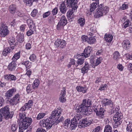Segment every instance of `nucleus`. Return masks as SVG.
<instances>
[{
	"label": "nucleus",
	"mask_w": 132,
	"mask_h": 132,
	"mask_svg": "<svg viewBox=\"0 0 132 132\" xmlns=\"http://www.w3.org/2000/svg\"><path fill=\"white\" fill-rule=\"evenodd\" d=\"M61 110L60 108H58L52 112L51 116L48 119H43L40 121V126L46 129H49L52 127L57 119H58L60 116Z\"/></svg>",
	"instance_id": "obj_1"
},
{
	"label": "nucleus",
	"mask_w": 132,
	"mask_h": 132,
	"mask_svg": "<svg viewBox=\"0 0 132 132\" xmlns=\"http://www.w3.org/2000/svg\"><path fill=\"white\" fill-rule=\"evenodd\" d=\"M19 118L18 119L20 123L19 127V132H22L23 130L28 128V127L31 124L32 122V119L31 118L26 117V114L23 113H20L19 114ZM30 127V129L28 130L26 132H31L30 130L32 128Z\"/></svg>",
	"instance_id": "obj_2"
},
{
	"label": "nucleus",
	"mask_w": 132,
	"mask_h": 132,
	"mask_svg": "<svg viewBox=\"0 0 132 132\" xmlns=\"http://www.w3.org/2000/svg\"><path fill=\"white\" fill-rule=\"evenodd\" d=\"M77 2V0H66L67 6L72 8L71 9L68 11L67 13V16L69 20L72 19L73 17L74 11L76 10L78 7Z\"/></svg>",
	"instance_id": "obj_3"
},
{
	"label": "nucleus",
	"mask_w": 132,
	"mask_h": 132,
	"mask_svg": "<svg viewBox=\"0 0 132 132\" xmlns=\"http://www.w3.org/2000/svg\"><path fill=\"white\" fill-rule=\"evenodd\" d=\"M103 4L98 5V8L94 12V15L95 17L98 18L103 15H105L109 11V8L107 7H104Z\"/></svg>",
	"instance_id": "obj_4"
},
{
	"label": "nucleus",
	"mask_w": 132,
	"mask_h": 132,
	"mask_svg": "<svg viewBox=\"0 0 132 132\" xmlns=\"http://www.w3.org/2000/svg\"><path fill=\"white\" fill-rule=\"evenodd\" d=\"M9 108L8 106H6L4 108L0 110V116L1 117H3L6 119L11 118L13 116L12 114H10L9 112Z\"/></svg>",
	"instance_id": "obj_5"
},
{
	"label": "nucleus",
	"mask_w": 132,
	"mask_h": 132,
	"mask_svg": "<svg viewBox=\"0 0 132 132\" xmlns=\"http://www.w3.org/2000/svg\"><path fill=\"white\" fill-rule=\"evenodd\" d=\"M76 110L77 112L81 113L85 116L89 115L87 108L82 103L79 106L76 107Z\"/></svg>",
	"instance_id": "obj_6"
},
{
	"label": "nucleus",
	"mask_w": 132,
	"mask_h": 132,
	"mask_svg": "<svg viewBox=\"0 0 132 132\" xmlns=\"http://www.w3.org/2000/svg\"><path fill=\"white\" fill-rule=\"evenodd\" d=\"M9 33V31L8 29L7 25L3 23L0 27V36L1 37H5Z\"/></svg>",
	"instance_id": "obj_7"
},
{
	"label": "nucleus",
	"mask_w": 132,
	"mask_h": 132,
	"mask_svg": "<svg viewBox=\"0 0 132 132\" xmlns=\"http://www.w3.org/2000/svg\"><path fill=\"white\" fill-rule=\"evenodd\" d=\"M67 22V20L65 16H61L57 26V29L59 30L63 28Z\"/></svg>",
	"instance_id": "obj_8"
},
{
	"label": "nucleus",
	"mask_w": 132,
	"mask_h": 132,
	"mask_svg": "<svg viewBox=\"0 0 132 132\" xmlns=\"http://www.w3.org/2000/svg\"><path fill=\"white\" fill-rule=\"evenodd\" d=\"M91 122L92 121L90 120H87L86 118L82 119L81 121L79 122L78 127L80 128L85 127L89 126Z\"/></svg>",
	"instance_id": "obj_9"
},
{
	"label": "nucleus",
	"mask_w": 132,
	"mask_h": 132,
	"mask_svg": "<svg viewBox=\"0 0 132 132\" xmlns=\"http://www.w3.org/2000/svg\"><path fill=\"white\" fill-rule=\"evenodd\" d=\"M27 22L28 23L29 22L30 23L28 24L30 29L27 32V35L28 36H30L33 34V30H35V24L33 23L32 21L31 20L28 19L27 20Z\"/></svg>",
	"instance_id": "obj_10"
},
{
	"label": "nucleus",
	"mask_w": 132,
	"mask_h": 132,
	"mask_svg": "<svg viewBox=\"0 0 132 132\" xmlns=\"http://www.w3.org/2000/svg\"><path fill=\"white\" fill-rule=\"evenodd\" d=\"M120 114L115 115L113 117V120L115 122V125L118 126L120 125L122 121V116H121Z\"/></svg>",
	"instance_id": "obj_11"
},
{
	"label": "nucleus",
	"mask_w": 132,
	"mask_h": 132,
	"mask_svg": "<svg viewBox=\"0 0 132 132\" xmlns=\"http://www.w3.org/2000/svg\"><path fill=\"white\" fill-rule=\"evenodd\" d=\"M66 42L64 40H61L60 39H57L55 43V45L56 47H59L62 48L66 46Z\"/></svg>",
	"instance_id": "obj_12"
},
{
	"label": "nucleus",
	"mask_w": 132,
	"mask_h": 132,
	"mask_svg": "<svg viewBox=\"0 0 132 132\" xmlns=\"http://www.w3.org/2000/svg\"><path fill=\"white\" fill-rule=\"evenodd\" d=\"M104 109L103 108H101L99 109H95L94 111L95 112L96 115L100 119L104 118Z\"/></svg>",
	"instance_id": "obj_13"
},
{
	"label": "nucleus",
	"mask_w": 132,
	"mask_h": 132,
	"mask_svg": "<svg viewBox=\"0 0 132 132\" xmlns=\"http://www.w3.org/2000/svg\"><path fill=\"white\" fill-rule=\"evenodd\" d=\"M19 95L17 94L15 95L13 98L9 101L10 104L12 105H16L19 102Z\"/></svg>",
	"instance_id": "obj_14"
},
{
	"label": "nucleus",
	"mask_w": 132,
	"mask_h": 132,
	"mask_svg": "<svg viewBox=\"0 0 132 132\" xmlns=\"http://www.w3.org/2000/svg\"><path fill=\"white\" fill-rule=\"evenodd\" d=\"M90 48L89 47H86L84 50V52L81 54V56H84L85 58L89 56L91 51Z\"/></svg>",
	"instance_id": "obj_15"
},
{
	"label": "nucleus",
	"mask_w": 132,
	"mask_h": 132,
	"mask_svg": "<svg viewBox=\"0 0 132 132\" xmlns=\"http://www.w3.org/2000/svg\"><path fill=\"white\" fill-rule=\"evenodd\" d=\"M66 89L64 87H63V89L60 94L61 97L59 98V100L62 102H64L66 101V99L64 97L66 93Z\"/></svg>",
	"instance_id": "obj_16"
},
{
	"label": "nucleus",
	"mask_w": 132,
	"mask_h": 132,
	"mask_svg": "<svg viewBox=\"0 0 132 132\" xmlns=\"http://www.w3.org/2000/svg\"><path fill=\"white\" fill-rule=\"evenodd\" d=\"M122 44L123 47L126 50H128L130 47V42L128 40H124Z\"/></svg>",
	"instance_id": "obj_17"
},
{
	"label": "nucleus",
	"mask_w": 132,
	"mask_h": 132,
	"mask_svg": "<svg viewBox=\"0 0 132 132\" xmlns=\"http://www.w3.org/2000/svg\"><path fill=\"white\" fill-rule=\"evenodd\" d=\"M91 66L87 62H85V65L81 69V72L84 73L86 72V71L88 70Z\"/></svg>",
	"instance_id": "obj_18"
},
{
	"label": "nucleus",
	"mask_w": 132,
	"mask_h": 132,
	"mask_svg": "<svg viewBox=\"0 0 132 132\" xmlns=\"http://www.w3.org/2000/svg\"><path fill=\"white\" fill-rule=\"evenodd\" d=\"M99 3L98 2H93L90 5L89 11L91 12H94L95 9L99 5Z\"/></svg>",
	"instance_id": "obj_19"
},
{
	"label": "nucleus",
	"mask_w": 132,
	"mask_h": 132,
	"mask_svg": "<svg viewBox=\"0 0 132 132\" xmlns=\"http://www.w3.org/2000/svg\"><path fill=\"white\" fill-rule=\"evenodd\" d=\"M65 1L62 2L59 7L60 12L62 13H65L67 10V9L65 5H66V4H65Z\"/></svg>",
	"instance_id": "obj_20"
},
{
	"label": "nucleus",
	"mask_w": 132,
	"mask_h": 132,
	"mask_svg": "<svg viewBox=\"0 0 132 132\" xmlns=\"http://www.w3.org/2000/svg\"><path fill=\"white\" fill-rule=\"evenodd\" d=\"M16 65V64L15 61H13L9 64L8 68L10 71H12L15 70Z\"/></svg>",
	"instance_id": "obj_21"
},
{
	"label": "nucleus",
	"mask_w": 132,
	"mask_h": 132,
	"mask_svg": "<svg viewBox=\"0 0 132 132\" xmlns=\"http://www.w3.org/2000/svg\"><path fill=\"white\" fill-rule=\"evenodd\" d=\"M15 91L16 90L14 88L10 89L5 93V96L7 98H9L13 96V92Z\"/></svg>",
	"instance_id": "obj_22"
},
{
	"label": "nucleus",
	"mask_w": 132,
	"mask_h": 132,
	"mask_svg": "<svg viewBox=\"0 0 132 132\" xmlns=\"http://www.w3.org/2000/svg\"><path fill=\"white\" fill-rule=\"evenodd\" d=\"M111 104H112V102L110 100L107 98H104L103 101L102 105L106 106V105H110Z\"/></svg>",
	"instance_id": "obj_23"
},
{
	"label": "nucleus",
	"mask_w": 132,
	"mask_h": 132,
	"mask_svg": "<svg viewBox=\"0 0 132 132\" xmlns=\"http://www.w3.org/2000/svg\"><path fill=\"white\" fill-rule=\"evenodd\" d=\"M39 84V81L38 79H35L32 85V88L34 89L37 88Z\"/></svg>",
	"instance_id": "obj_24"
},
{
	"label": "nucleus",
	"mask_w": 132,
	"mask_h": 132,
	"mask_svg": "<svg viewBox=\"0 0 132 132\" xmlns=\"http://www.w3.org/2000/svg\"><path fill=\"white\" fill-rule=\"evenodd\" d=\"M87 108L90 107L92 105V101L89 99L87 100H84L82 103Z\"/></svg>",
	"instance_id": "obj_25"
},
{
	"label": "nucleus",
	"mask_w": 132,
	"mask_h": 132,
	"mask_svg": "<svg viewBox=\"0 0 132 132\" xmlns=\"http://www.w3.org/2000/svg\"><path fill=\"white\" fill-rule=\"evenodd\" d=\"M104 38L105 40L107 42H109L112 40L113 39V37L111 34H106L105 35Z\"/></svg>",
	"instance_id": "obj_26"
},
{
	"label": "nucleus",
	"mask_w": 132,
	"mask_h": 132,
	"mask_svg": "<svg viewBox=\"0 0 132 132\" xmlns=\"http://www.w3.org/2000/svg\"><path fill=\"white\" fill-rule=\"evenodd\" d=\"M9 10L10 13L12 14H14L16 10V6L14 5H12L9 7Z\"/></svg>",
	"instance_id": "obj_27"
},
{
	"label": "nucleus",
	"mask_w": 132,
	"mask_h": 132,
	"mask_svg": "<svg viewBox=\"0 0 132 132\" xmlns=\"http://www.w3.org/2000/svg\"><path fill=\"white\" fill-rule=\"evenodd\" d=\"M9 43L10 44V46H11L12 49L13 50L14 48L13 47L15 45V40L14 38L13 37L10 38H9Z\"/></svg>",
	"instance_id": "obj_28"
},
{
	"label": "nucleus",
	"mask_w": 132,
	"mask_h": 132,
	"mask_svg": "<svg viewBox=\"0 0 132 132\" xmlns=\"http://www.w3.org/2000/svg\"><path fill=\"white\" fill-rule=\"evenodd\" d=\"M76 89L79 92H82L85 93L86 92V88L81 86H78L77 87Z\"/></svg>",
	"instance_id": "obj_29"
},
{
	"label": "nucleus",
	"mask_w": 132,
	"mask_h": 132,
	"mask_svg": "<svg viewBox=\"0 0 132 132\" xmlns=\"http://www.w3.org/2000/svg\"><path fill=\"white\" fill-rule=\"evenodd\" d=\"M71 120L70 126L71 127L72 130L75 129V128L77 127L78 123L77 122L74 121L73 120Z\"/></svg>",
	"instance_id": "obj_30"
},
{
	"label": "nucleus",
	"mask_w": 132,
	"mask_h": 132,
	"mask_svg": "<svg viewBox=\"0 0 132 132\" xmlns=\"http://www.w3.org/2000/svg\"><path fill=\"white\" fill-rule=\"evenodd\" d=\"M85 58L84 57H81L80 58H79L76 64H75L76 67H77L79 65H82L84 62V59Z\"/></svg>",
	"instance_id": "obj_31"
},
{
	"label": "nucleus",
	"mask_w": 132,
	"mask_h": 132,
	"mask_svg": "<svg viewBox=\"0 0 132 132\" xmlns=\"http://www.w3.org/2000/svg\"><path fill=\"white\" fill-rule=\"evenodd\" d=\"M104 132H112L111 127L109 125H107L105 126Z\"/></svg>",
	"instance_id": "obj_32"
},
{
	"label": "nucleus",
	"mask_w": 132,
	"mask_h": 132,
	"mask_svg": "<svg viewBox=\"0 0 132 132\" xmlns=\"http://www.w3.org/2000/svg\"><path fill=\"white\" fill-rule=\"evenodd\" d=\"M78 23H79L80 26L83 27L85 23V19L82 18L79 19L78 21Z\"/></svg>",
	"instance_id": "obj_33"
},
{
	"label": "nucleus",
	"mask_w": 132,
	"mask_h": 132,
	"mask_svg": "<svg viewBox=\"0 0 132 132\" xmlns=\"http://www.w3.org/2000/svg\"><path fill=\"white\" fill-rule=\"evenodd\" d=\"M88 39L87 42L90 44H93L96 42V39L93 37H90Z\"/></svg>",
	"instance_id": "obj_34"
},
{
	"label": "nucleus",
	"mask_w": 132,
	"mask_h": 132,
	"mask_svg": "<svg viewBox=\"0 0 132 132\" xmlns=\"http://www.w3.org/2000/svg\"><path fill=\"white\" fill-rule=\"evenodd\" d=\"M20 52H18L14 54L12 58V59L13 61H15L17 60L20 58Z\"/></svg>",
	"instance_id": "obj_35"
},
{
	"label": "nucleus",
	"mask_w": 132,
	"mask_h": 132,
	"mask_svg": "<svg viewBox=\"0 0 132 132\" xmlns=\"http://www.w3.org/2000/svg\"><path fill=\"white\" fill-rule=\"evenodd\" d=\"M34 89L32 88V86L30 84L28 85L26 88V91L28 93H31L33 91Z\"/></svg>",
	"instance_id": "obj_36"
},
{
	"label": "nucleus",
	"mask_w": 132,
	"mask_h": 132,
	"mask_svg": "<svg viewBox=\"0 0 132 132\" xmlns=\"http://www.w3.org/2000/svg\"><path fill=\"white\" fill-rule=\"evenodd\" d=\"M33 102L31 100H29L28 103L25 104V105L27 108L29 109L32 106Z\"/></svg>",
	"instance_id": "obj_37"
},
{
	"label": "nucleus",
	"mask_w": 132,
	"mask_h": 132,
	"mask_svg": "<svg viewBox=\"0 0 132 132\" xmlns=\"http://www.w3.org/2000/svg\"><path fill=\"white\" fill-rule=\"evenodd\" d=\"M17 41L20 43L23 42L24 40V36L23 35H20L18 36L17 38Z\"/></svg>",
	"instance_id": "obj_38"
},
{
	"label": "nucleus",
	"mask_w": 132,
	"mask_h": 132,
	"mask_svg": "<svg viewBox=\"0 0 132 132\" xmlns=\"http://www.w3.org/2000/svg\"><path fill=\"white\" fill-rule=\"evenodd\" d=\"M54 18L52 16H50L48 18V22L50 24L53 23H54Z\"/></svg>",
	"instance_id": "obj_39"
},
{
	"label": "nucleus",
	"mask_w": 132,
	"mask_h": 132,
	"mask_svg": "<svg viewBox=\"0 0 132 132\" xmlns=\"http://www.w3.org/2000/svg\"><path fill=\"white\" fill-rule=\"evenodd\" d=\"M71 122L70 120L69 119H67L65 120L64 122V127L65 128H67L68 127L69 124H70Z\"/></svg>",
	"instance_id": "obj_40"
},
{
	"label": "nucleus",
	"mask_w": 132,
	"mask_h": 132,
	"mask_svg": "<svg viewBox=\"0 0 132 132\" xmlns=\"http://www.w3.org/2000/svg\"><path fill=\"white\" fill-rule=\"evenodd\" d=\"M35 0H24L25 3L29 5V6L31 5L34 1H36Z\"/></svg>",
	"instance_id": "obj_41"
},
{
	"label": "nucleus",
	"mask_w": 132,
	"mask_h": 132,
	"mask_svg": "<svg viewBox=\"0 0 132 132\" xmlns=\"http://www.w3.org/2000/svg\"><path fill=\"white\" fill-rule=\"evenodd\" d=\"M81 118L79 116H76L72 119L75 122H77L78 124H79V122L80 121H81Z\"/></svg>",
	"instance_id": "obj_42"
},
{
	"label": "nucleus",
	"mask_w": 132,
	"mask_h": 132,
	"mask_svg": "<svg viewBox=\"0 0 132 132\" xmlns=\"http://www.w3.org/2000/svg\"><path fill=\"white\" fill-rule=\"evenodd\" d=\"M45 114L43 113H40L39 114L37 117V120H39L43 118L45 115Z\"/></svg>",
	"instance_id": "obj_43"
},
{
	"label": "nucleus",
	"mask_w": 132,
	"mask_h": 132,
	"mask_svg": "<svg viewBox=\"0 0 132 132\" xmlns=\"http://www.w3.org/2000/svg\"><path fill=\"white\" fill-rule=\"evenodd\" d=\"M113 58L114 59L116 60L119 58L120 56L119 53L118 51L115 52L113 54Z\"/></svg>",
	"instance_id": "obj_44"
},
{
	"label": "nucleus",
	"mask_w": 132,
	"mask_h": 132,
	"mask_svg": "<svg viewBox=\"0 0 132 132\" xmlns=\"http://www.w3.org/2000/svg\"><path fill=\"white\" fill-rule=\"evenodd\" d=\"M10 50L9 47L6 48L3 50V54L4 55H6V53H9Z\"/></svg>",
	"instance_id": "obj_45"
},
{
	"label": "nucleus",
	"mask_w": 132,
	"mask_h": 132,
	"mask_svg": "<svg viewBox=\"0 0 132 132\" xmlns=\"http://www.w3.org/2000/svg\"><path fill=\"white\" fill-rule=\"evenodd\" d=\"M37 12L38 11L37 9H34L31 13V16L33 17H35L36 16Z\"/></svg>",
	"instance_id": "obj_46"
},
{
	"label": "nucleus",
	"mask_w": 132,
	"mask_h": 132,
	"mask_svg": "<svg viewBox=\"0 0 132 132\" xmlns=\"http://www.w3.org/2000/svg\"><path fill=\"white\" fill-rule=\"evenodd\" d=\"M30 60L32 61H34L36 59V56L34 54H32L29 57Z\"/></svg>",
	"instance_id": "obj_47"
},
{
	"label": "nucleus",
	"mask_w": 132,
	"mask_h": 132,
	"mask_svg": "<svg viewBox=\"0 0 132 132\" xmlns=\"http://www.w3.org/2000/svg\"><path fill=\"white\" fill-rule=\"evenodd\" d=\"M18 128V126L16 124H13L11 127V129L13 131H15Z\"/></svg>",
	"instance_id": "obj_48"
},
{
	"label": "nucleus",
	"mask_w": 132,
	"mask_h": 132,
	"mask_svg": "<svg viewBox=\"0 0 132 132\" xmlns=\"http://www.w3.org/2000/svg\"><path fill=\"white\" fill-rule=\"evenodd\" d=\"M102 59L100 58H98L96 60L95 63V65L97 66L101 63V60Z\"/></svg>",
	"instance_id": "obj_49"
},
{
	"label": "nucleus",
	"mask_w": 132,
	"mask_h": 132,
	"mask_svg": "<svg viewBox=\"0 0 132 132\" xmlns=\"http://www.w3.org/2000/svg\"><path fill=\"white\" fill-rule=\"evenodd\" d=\"M87 36L85 35L81 37V39L83 42H86L87 41V42L88 39Z\"/></svg>",
	"instance_id": "obj_50"
},
{
	"label": "nucleus",
	"mask_w": 132,
	"mask_h": 132,
	"mask_svg": "<svg viewBox=\"0 0 132 132\" xmlns=\"http://www.w3.org/2000/svg\"><path fill=\"white\" fill-rule=\"evenodd\" d=\"M58 11V9L57 7H55L54 9L52 11V13L53 15H56L57 12Z\"/></svg>",
	"instance_id": "obj_51"
},
{
	"label": "nucleus",
	"mask_w": 132,
	"mask_h": 132,
	"mask_svg": "<svg viewBox=\"0 0 132 132\" xmlns=\"http://www.w3.org/2000/svg\"><path fill=\"white\" fill-rule=\"evenodd\" d=\"M132 126V124L129 123L127 125V127L126 128V130L127 131H129L131 127Z\"/></svg>",
	"instance_id": "obj_52"
},
{
	"label": "nucleus",
	"mask_w": 132,
	"mask_h": 132,
	"mask_svg": "<svg viewBox=\"0 0 132 132\" xmlns=\"http://www.w3.org/2000/svg\"><path fill=\"white\" fill-rule=\"evenodd\" d=\"M50 14V12L48 11L44 13L43 15V18H45L48 17Z\"/></svg>",
	"instance_id": "obj_53"
},
{
	"label": "nucleus",
	"mask_w": 132,
	"mask_h": 132,
	"mask_svg": "<svg viewBox=\"0 0 132 132\" xmlns=\"http://www.w3.org/2000/svg\"><path fill=\"white\" fill-rule=\"evenodd\" d=\"M128 7V5H127L124 4L122 5L120 9H121L122 10H124L127 9Z\"/></svg>",
	"instance_id": "obj_54"
},
{
	"label": "nucleus",
	"mask_w": 132,
	"mask_h": 132,
	"mask_svg": "<svg viewBox=\"0 0 132 132\" xmlns=\"http://www.w3.org/2000/svg\"><path fill=\"white\" fill-rule=\"evenodd\" d=\"M26 25L25 24H23L21 25L20 27V29L21 31H23L24 30Z\"/></svg>",
	"instance_id": "obj_55"
},
{
	"label": "nucleus",
	"mask_w": 132,
	"mask_h": 132,
	"mask_svg": "<svg viewBox=\"0 0 132 132\" xmlns=\"http://www.w3.org/2000/svg\"><path fill=\"white\" fill-rule=\"evenodd\" d=\"M128 69L130 72L132 73V64L130 63L128 65Z\"/></svg>",
	"instance_id": "obj_56"
},
{
	"label": "nucleus",
	"mask_w": 132,
	"mask_h": 132,
	"mask_svg": "<svg viewBox=\"0 0 132 132\" xmlns=\"http://www.w3.org/2000/svg\"><path fill=\"white\" fill-rule=\"evenodd\" d=\"M36 132H46L44 129L38 128Z\"/></svg>",
	"instance_id": "obj_57"
},
{
	"label": "nucleus",
	"mask_w": 132,
	"mask_h": 132,
	"mask_svg": "<svg viewBox=\"0 0 132 132\" xmlns=\"http://www.w3.org/2000/svg\"><path fill=\"white\" fill-rule=\"evenodd\" d=\"M100 127L99 126L96 127L94 129L92 132H98L100 130Z\"/></svg>",
	"instance_id": "obj_58"
},
{
	"label": "nucleus",
	"mask_w": 132,
	"mask_h": 132,
	"mask_svg": "<svg viewBox=\"0 0 132 132\" xmlns=\"http://www.w3.org/2000/svg\"><path fill=\"white\" fill-rule=\"evenodd\" d=\"M4 102V100L3 97H0V107L2 106Z\"/></svg>",
	"instance_id": "obj_59"
},
{
	"label": "nucleus",
	"mask_w": 132,
	"mask_h": 132,
	"mask_svg": "<svg viewBox=\"0 0 132 132\" xmlns=\"http://www.w3.org/2000/svg\"><path fill=\"white\" fill-rule=\"evenodd\" d=\"M90 30L91 31L93 32H96V28L95 27L93 26L90 28Z\"/></svg>",
	"instance_id": "obj_60"
},
{
	"label": "nucleus",
	"mask_w": 132,
	"mask_h": 132,
	"mask_svg": "<svg viewBox=\"0 0 132 132\" xmlns=\"http://www.w3.org/2000/svg\"><path fill=\"white\" fill-rule=\"evenodd\" d=\"M26 48L27 49H30L31 47L30 43H28L26 45Z\"/></svg>",
	"instance_id": "obj_61"
},
{
	"label": "nucleus",
	"mask_w": 132,
	"mask_h": 132,
	"mask_svg": "<svg viewBox=\"0 0 132 132\" xmlns=\"http://www.w3.org/2000/svg\"><path fill=\"white\" fill-rule=\"evenodd\" d=\"M63 120V117L61 116L60 118H59L58 119H57V120H56V122H55L57 123H59V122Z\"/></svg>",
	"instance_id": "obj_62"
},
{
	"label": "nucleus",
	"mask_w": 132,
	"mask_h": 132,
	"mask_svg": "<svg viewBox=\"0 0 132 132\" xmlns=\"http://www.w3.org/2000/svg\"><path fill=\"white\" fill-rule=\"evenodd\" d=\"M117 68L120 71H122L123 70V67L121 64H119L117 66Z\"/></svg>",
	"instance_id": "obj_63"
},
{
	"label": "nucleus",
	"mask_w": 132,
	"mask_h": 132,
	"mask_svg": "<svg viewBox=\"0 0 132 132\" xmlns=\"http://www.w3.org/2000/svg\"><path fill=\"white\" fill-rule=\"evenodd\" d=\"M27 109L26 107V106L24 105V106H23L20 109V111L21 112H23L26 110V109Z\"/></svg>",
	"instance_id": "obj_64"
}]
</instances>
